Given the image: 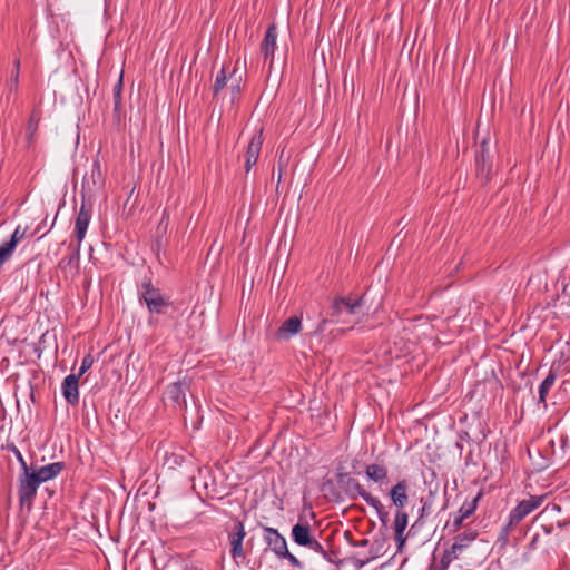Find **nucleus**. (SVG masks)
<instances>
[{"label":"nucleus","mask_w":570,"mask_h":570,"mask_svg":"<svg viewBox=\"0 0 570 570\" xmlns=\"http://www.w3.org/2000/svg\"><path fill=\"white\" fill-rule=\"evenodd\" d=\"M139 301L144 302L151 314H164L170 305L159 288L155 287L150 281L144 282L139 289Z\"/></svg>","instance_id":"obj_1"},{"label":"nucleus","mask_w":570,"mask_h":570,"mask_svg":"<svg viewBox=\"0 0 570 570\" xmlns=\"http://www.w3.org/2000/svg\"><path fill=\"white\" fill-rule=\"evenodd\" d=\"M364 297L361 296L357 299L347 298H336L332 305V317H334L335 322H347L345 316L351 315L358 317L364 314Z\"/></svg>","instance_id":"obj_2"},{"label":"nucleus","mask_w":570,"mask_h":570,"mask_svg":"<svg viewBox=\"0 0 570 570\" xmlns=\"http://www.w3.org/2000/svg\"><path fill=\"white\" fill-rule=\"evenodd\" d=\"M40 482L36 479V476L27 470V472H22L19 478V487H18V495L19 502L21 507H30L32 501L37 494Z\"/></svg>","instance_id":"obj_3"},{"label":"nucleus","mask_w":570,"mask_h":570,"mask_svg":"<svg viewBox=\"0 0 570 570\" xmlns=\"http://www.w3.org/2000/svg\"><path fill=\"white\" fill-rule=\"evenodd\" d=\"M546 495H530L520 501L509 514L511 524L518 525L527 515L537 510L544 501Z\"/></svg>","instance_id":"obj_4"},{"label":"nucleus","mask_w":570,"mask_h":570,"mask_svg":"<svg viewBox=\"0 0 570 570\" xmlns=\"http://www.w3.org/2000/svg\"><path fill=\"white\" fill-rule=\"evenodd\" d=\"M348 484L356 491V493L371 507H373L377 513L380 521L386 525L389 522V513L385 511L381 501L367 492L356 480L350 479Z\"/></svg>","instance_id":"obj_5"},{"label":"nucleus","mask_w":570,"mask_h":570,"mask_svg":"<svg viewBox=\"0 0 570 570\" xmlns=\"http://www.w3.org/2000/svg\"><path fill=\"white\" fill-rule=\"evenodd\" d=\"M277 27L275 23L268 26L264 39L261 43L259 50L263 56L264 62H268L269 67H272L274 61V53L277 48Z\"/></svg>","instance_id":"obj_6"},{"label":"nucleus","mask_w":570,"mask_h":570,"mask_svg":"<svg viewBox=\"0 0 570 570\" xmlns=\"http://www.w3.org/2000/svg\"><path fill=\"white\" fill-rule=\"evenodd\" d=\"M245 535L246 531L243 522L237 521L233 528V531L228 534L230 543V556L236 562L238 561V559L245 558L243 549V541Z\"/></svg>","instance_id":"obj_7"},{"label":"nucleus","mask_w":570,"mask_h":570,"mask_svg":"<svg viewBox=\"0 0 570 570\" xmlns=\"http://www.w3.org/2000/svg\"><path fill=\"white\" fill-rule=\"evenodd\" d=\"M104 184V176L99 159L92 161L90 171L87 173L82 179V193H94Z\"/></svg>","instance_id":"obj_8"},{"label":"nucleus","mask_w":570,"mask_h":570,"mask_svg":"<svg viewBox=\"0 0 570 570\" xmlns=\"http://www.w3.org/2000/svg\"><path fill=\"white\" fill-rule=\"evenodd\" d=\"M263 141H264V139H263L262 130H259L252 137V139L247 146L246 153H245V170H246V173H249L250 169L253 168V166L256 165L259 154H261V150H262Z\"/></svg>","instance_id":"obj_9"},{"label":"nucleus","mask_w":570,"mask_h":570,"mask_svg":"<svg viewBox=\"0 0 570 570\" xmlns=\"http://www.w3.org/2000/svg\"><path fill=\"white\" fill-rule=\"evenodd\" d=\"M264 540L268 548L279 558L287 553V542L285 538L274 528H264Z\"/></svg>","instance_id":"obj_10"},{"label":"nucleus","mask_w":570,"mask_h":570,"mask_svg":"<svg viewBox=\"0 0 570 570\" xmlns=\"http://www.w3.org/2000/svg\"><path fill=\"white\" fill-rule=\"evenodd\" d=\"M302 331V317L291 316L285 320L275 333L277 341H287Z\"/></svg>","instance_id":"obj_11"},{"label":"nucleus","mask_w":570,"mask_h":570,"mask_svg":"<svg viewBox=\"0 0 570 570\" xmlns=\"http://www.w3.org/2000/svg\"><path fill=\"white\" fill-rule=\"evenodd\" d=\"M90 219L91 209L88 206H86V204L82 202L75 222V234L79 245L86 236V232L89 226Z\"/></svg>","instance_id":"obj_12"},{"label":"nucleus","mask_w":570,"mask_h":570,"mask_svg":"<svg viewBox=\"0 0 570 570\" xmlns=\"http://www.w3.org/2000/svg\"><path fill=\"white\" fill-rule=\"evenodd\" d=\"M78 381L79 377L76 376V374H70L65 377L61 385L62 395L66 399V401L71 405H76L79 402Z\"/></svg>","instance_id":"obj_13"},{"label":"nucleus","mask_w":570,"mask_h":570,"mask_svg":"<svg viewBox=\"0 0 570 570\" xmlns=\"http://www.w3.org/2000/svg\"><path fill=\"white\" fill-rule=\"evenodd\" d=\"M480 498L481 493L474 497L471 501L463 502L458 513L453 517L452 527L454 530L459 529L463 521L474 513Z\"/></svg>","instance_id":"obj_14"},{"label":"nucleus","mask_w":570,"mask_h":570,"mask_svg":"<svg viewBox=\"0 0 570 570\" xmlns=\"http://www.w3.org/2000/svg\"><path fill=\"white\" fill-rule=\"evenodd\" d=\"M65 469L63 462H53L47 465L39 468L37 471H33L32 474L36 479L41 483L47 482L49 480L55 479Z\"/></svg>","instance_id":"obj_15"},{"label":"nucleus","mask_w":570,"mask_h":570,"mask_svg":"<svg viewBox=\"0 0 570 570\" xmlns=\"http://www.w3.org/2000/svg\"><path fill=\"white\" fill-rule=\"evenodd\" d=\"M292 540L303 547L313 538L312 528L308 523H296L291 531Z\"/></svg>","instance_id":"obj_16"},{"label":"nucleus","mask_w":570,"mask_h":570,"mask_svg":"<svg viewBox=\"0 0 570 570\" xmlns=\"http://www.w3.org/2000/svg\"><path fill=\"white\" fill-rule=\"evenodd\" d=\"M407 487L405 481L397 482L390 491V497L397 510H403L407 503Z\"/></svg>","instance_id":"obj_17"},{"label":"nucleus","mask_w":570,"mask_h":570,"mask_svg":"<svg viewBox=\"0 0 570 570\" xmlns=\"http://www.w3.org/2000/svg\"><path fill=\"white\" fill-rule=\"evenodd\" d=\"M365 474L373 482L383 483L387 479V469L383 464H368Z\"/></svg>","instance_id":"obj_18"},{"label":"nucleus","mask_w":570,"mask_h":570,"mask_svg":"<svg viewBox=\"0 0 570 570\" xmlns=\"http://www.w3.org/2000/svg\"><path fill=\"white\" fill-rule=\"evenodd\" d=\"M476 535L478 532L473 529H466L462 533L458 534L454 538V542L452 544L453 552L461 551L462 549L468 547V544L472 542L476 538Z\"/></svg>","instance_id":"obj_19"},{"label":"nucleus","mask_w":570,"mask_h":570,"mask_svg":"<svg viewBox=\"0 0 570 570\" xmlns=\"http://www.w3.org/2000/svg\"><path fill=\"white\" fill-rule=\"evenodd\" d=\"M165 394L167 399L174 403H185V386L181 382H174L169 384Z\"/></svg>","instance_id":"obj_20"},{"label":"nucleus","mask_w":570,"mask_h":570,"mask_svg":"<svg viewBox=\"0 0 570 570\" xmlns=\"http://www.w3.org/2000/svg\"><path fill=\"white\" fill-rule=\"evenodd\" d=\"M407 525V514L402 511L397 510L394 519V532H395V539L402 544L404 542L403 532L406 529Z\"/></svg>","instance_id":"obj_21"},{"label":"nucleus","mask_w":570,"mask_h":570,"mask_svg":"<svg viewBox=\"0 0 570 570\" xmlns=\"http://www.w3.org/2000/svg\"><path fill=\"white\" fill-rule=\"evenodd\" d=\"M556 380H557L556 373L550 371L549 374L546 376V379L541 382V384L539 386V399H538L539 403H543V404L546 403L547 395H548L550 389L554 385Z\"/></svg>","instance_id":"obj_22"},{"label":"nucleus","mask_w":570,"mask_h":570,"mask_svg":"<svg viewBox=\"0 0 570 570\" xmlns=\"http://www.w3.org/2000/svg\"><path fill=\"white\" fill-rule=\"evenodd\" d=\"M484 145H485L484 142L481 145V150L476 155L475 163H476L478 171H480V173L485 171V176L488 177L490 169H491V163L489 160L488 150H485Z\"/></svg>","instance_id":"obj_23"},{"label":"nucleus","mask_w":570,"mask_h":570,"mask_svg":"<svg viewBox=\"0 0 570 570\" xmlns=\"http://www.w3.org/2000/svg\"><path fill=\"white\" fill-rule=\"evenodd\" d=\"M304 547L314 552L320 553L328 562H333L328 552L324 549V547L314 537Z\"/></svg>","instance_id":"obj_24"},{"label":"nucleus","mask_w":570,"mask_h":570,"mask_svg":"<svg viewBox=\"0 0 570 570\" xmlns=\"http://www.w3.org/2000/svg\"><path fill=\"white\" fill-rule=\"evenodd\" d=\"M79 248H80V245L78 244L77 248L70 255L65 256L60 261L59 266L62 269H66L67 267L73 265V264L75 265L78 264V262H79Z\"/></svg>","instance_id":"obj_25"},{"label":"nucleus","mask_w":570,"mask_h":570,"mask_svg":"<svg viewBox=\"0 0 570 570\" xmlns=\"http://www.w3.org/2000/svg\"><path fill=\"white\" fill-rule=\"evenodd\" d=\"M39 126V117L36 114L30 116L27 125V139L29 142L32 141Z\"/></svg>","instance_id":"obj_26"},{"label":"nucleus","mask_w":570,"mask_h":570,"mask_svg":"<svg viewBox=\"0 0 570 570\" xmlns=\"http://www.w3.org/2000/svg\"><path fill=\"white\" fill-rule=\"evenodd\" d=\"M227 85V76H226V71L225 69L223 68L217 75H216V78H215V82H214V95H218L219 91L222 89H224Z\"/></svg>","instance_id":"obj_27"},{"label":"nucleus","mask_w":570,"mask_h":570,"mask_svg":"<svg viewBox=\"0 0 570 570\" xmlns=\"http://www.w3.org/2000/svg\"><path fill=\"white\" fill-rule=\"evenodd\" d=\"M515 527L517 525L511 524V521L509 520L508 523L501 528L499 538H498V541L501 543V546H505L508 543L509 535Z\"/></svg>","instance_id":"obj_28"},{"label":"nucleus","mask_w":570,"mask_h":570,"mask_svg":"<svg viewBox=\"0 0 570 570\" xmlns=\"http://www.w3.org/2000/svg\"><path fill=\"white\" fill-rule=\"evenodd\" d=\"M8 449L14 454L16 459L18 460L21 466L22 472H27L29 468L20 450L14 444L8 445Z\"/></svg>","instance_id":"obj_29"},{"label":"nucleus","mask_w":570,"mask_h":570,"mask_svg":"<svg viewBox=\"0 0 570 570\" xmlns=\"http://www.w3.org/2000/svg\"><path fill=\"white\" fill-rule=\"evenodd\" d=\"M94 364V357L88 354L82 358L81 366L79 368L78 374L76 376L80 377L82 376Z\"/></svg>","instance_id":"obj_30"},{"label":"nucleus","mask_w":570,"mask_h":570,"mask_svg":"<svg viewBox=\"0 0 570 570\" xmlns=\"http://www.w3.org/2000/svg\"><path fill=\"white\" fill-rule=\"evenodd\" d=\"M121 86H122V81H121V78H120L118 83L114 88L115 110H118L120 108V104H121Z\"/></svg>","instance_id":"obj_31"},{"label":"nucleus","mask_w":570,"mask_h":570,"mask_svg":"<svg viewBox=\"0 0 570 570\" xmlns=\"http://www.w3.org/2000/svg\"><path fill=\"white\" fill-rule=\"evenodd\" d=\"M279 558L281 559H286L291 563V566L296 568V569H299V570L303 569V563L293 553H291L288 550H287V553L282 554Z\"/></svg>","instance_id":"obj_32"},{"label":"nucleus","mask_w":570,"mask_h":570,"mask_svg":"<svg viewBox=\"0 0 570 570\" xmlns=\"http://www.w3.org/2000/svg\"><path fill=\"white\" fill-rule=\"evenodd\" d=\"M19 83V72L11 71L10 80H9V89L10 91L17 90Z\"/></svg>","instance_id":"obj_33"},{"label":"nucleus","mask_w":570,"mask_h":570,"mask_svg":"<svg viewBox=\"0 0 570 570\" xmlns=\"http://www.w3.org/2000/svg\"><path fill=\"white\" fill-rule=\"evenodd\" d=\"M12 71L20 72V58H16L14 59V61H13V70Z\"/></svg>","instance_id":"obj_34"},{"label":"nucleus","mask_w":570,"mask_h":570,"mask_svg":"<svg viewBox=\"0 0 570 570\" xmlns=\"http://www.w3.org/2000/svg\"><path fill=\"white\" fill-rule=\"evenodd\" d=\"M238 82H239V80H236L235 83L232 85L233 90L237 91V92L239 91V83Z\"/></svg>","instance_id":"obj_35"},{"label":"nucleus","mask_w":570,"mask_h":570,"mask_svg":"<svg viewBox=\"0 0 570 570\" xmlns=\"http://www.w3.org/2000/svg\"><path fill=\"white\" fill-rule=\"evenodd\" d=\"M560 441H561V449L564 450L566 444H567V440L563 436H561Z\"/></svg>","instance_id":"obj_36"},{"label":"nucleus","mask_w":570,"mask_h":570,"mask_svg":"<svg viewBox=\"0 0 570 570\" xmlns=\"http://www.w3.org/2000/svg\"><path fill=\"white\" fill-rule=\"evenodd\" d=\"M165 219H168V213H167V210H166V209L163 212L161 223H163Z\"/></svg>","instance_id":"obj_37"},{"label":"nucleus","mask_w":570,"mask_h":570,"mask_svg":"<svg viewBox=\"0 0 570 570\" xmlns=\"http://www.w3.org/2000/svg\"><path fill=\"white\" fill-rule=\"evenodd\" d=\"M543 530H544L546 533H550L551 532V527L543 525Z\"/></svg>","instance_id":"obj_38"},{"label":"nucleus","mask_w":570,"mask_h":570,"mask_svg":"<svg viewBox=\"0 0 570 570\" xmlns=\"http://www.w3.org/2000/svg\"><path fill=\"white\" fill-rule=\"evenodd\" d=\"M391 357H392V358H399V357H400V354H395V355H393V354L391 353Z\"/></svg>","instance_id":"obj_39"},{"label":"nucleus","mask_w":570,"mask_h":570,"mask_svg":"<svg viewBox=\"0 0 570 570\" xmlns=\"http://www.w3.org/2000/svg\"><path fill=\"white\" fill-rule=\"evenodd\" d=\"M173 459H174V463H178V456L173 455Z\"/></svg>","instance_id":"obj_40"},{"label":"nucleus","mask_w":570,"mask_h":570,"mask_svg":"<svg viewBox=\"0 0 570 570\" xmlns=\"http://www.w3.org/2000/svg\"><path fill=\"white\" fill-rule=\"evenodd\" d=\"M366 543H367V540H363V541L361 542V544H362V546H365Z\"/></svg>","instance_id":"obj_41"}]
</instances>
